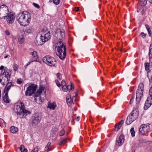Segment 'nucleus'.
Segmentation results:
<instances>
[{
  "label": "nucleus",
  "mask_w": 152,
  "mask_h": 152,
  "mask_svg": "<svg viewBox=\"0 0 152 152\" xmlns=\"http://www.w3.org/2000/svg\"><path fill=\"white\" fill-rule=\"evenodd\" d=\"M18 22L22 26H27L30 23L31 16L30 14L27 11L20 13L17 17Z\"/></svg>",
  "instance_id": "1"
},
{
  "label": "nucleus",
  "mask_w": 152,
  "mask_h": 152,
  "mask_svg": "<svg viewBox=\"0 0 152 152\" xmlns=\"http://www.w3.org/2000/svg\"><path fill=\"white\" fill-rule=\"evenodd\" d=\"M17 115H20V118H25L27 115L31 113L25 109L24 104L21 102H18L14 109Z\"/></svg>",
  "instance_id": "2"
},
{
  "label": "nucleus",
  "mask_w": 152,
  "mask_h": 152,
  "mask_svg": "<svg viewBox=\"0 0 152 152\" xmlns=\"http://www.w3.org/2000/svg\"><path fill=\"white\" fill-rule=\"evenodd\" d=\"M40 40L41 41L38 42L37 40L35 42V44L37 46L42 45L44 43L50 39L51 37L49 31L46 28L43 29L40 32Z\"/></svg>",
  "instance_id": "3"
},
{
  "label": "nucleus",
  "mask_w": 152,
  "mask_h": 152,
  "mask_svg": "<svg viewBox=\"0 0 152 152\" xmlns=\"http://www.w3.org/2000/svg\"><path fill=\"white\" fill-rule=\"evenodd\" d=\"M57 47V55L61 60H64L66 55V48L64 44L61 41H60L56 44Z\"/></svg>",
  "instance_id": "4"
},
{
  "label": "nucleus",
  "mask_w": 152,
  "mask_h": 152,
  "mask_svg": "<svg viewBox=\"0 0 152 152\" xmlns=\"http://www.w3.org/2000/svg\"><path fill=\"white\" fill-rule=\"evenodd\" d=\"M144 86L143 84L140 83L138 86L136 93V103L138 104L141 101L143 96Z\"/></svg>",
  "instance_id": "5"
},
{
  "label": "nucleus",
  "mask_w": 152,
  "mask_h": 152,
  "mask_svg": "<svg viewBox=\"0 0 152 152\" xmlns=\"http://www.w3.org/2000/svg\"><path fill=\"white\" fill-rule=\"evenodd\" d=\"M43 61L48 65L53 66L56 64L55 59L53 57L49 56H46L43 58Z\"/></svg>",
  "instance_id": "6"
},
{
  "label": "nucleus",
  "mask_w": 152,
  "mask_h": 152,
  "mask_svg": "<svg viewBox=\"0 0 152 152\" xmlns=\"http://www.w3.org/2000/svg\"><path fill=\"white\" fill-rule=\"evenodd\" d=\"M9 13L8 7L5 5H2L0 7V18L1 19L7 17Z\"/></svg>",
  "instance_id": "7"
},
{
  "label": "nucleus",
  "mask_w": 152,
  "mask_h": 152,
  "mask_svg": "<svg viewBox=\"0 0 152 152\" xmlns=\"http://www.w3.org/2000/svg\"><path fill=\"white\" fill-rule=\"evenodd\" d=\"M37 86L34 84H31L27 88L26 92L25 94L26 96H31L35 93L36 91Z\"/></svg>",
  "instance_id": "8"
},
{
  "label": "nucleus",
  "mask_w": 152,
  "mask_h": 152,
  "mask_svg": "<svg viewBox=\"0 0 152 152\" xmlns=\"http://www.w3.org/2000/svg\"><path fill=\"white\" fill-rule=\"evenodd\" d=\"M149 94L150 97L148 98L146 101L144 108L145 110H147L149 107L152 104V86L149 90Z\"/></svg>",
  "instance_id": "9"
},
{
  "label": "nucleus",
  "mask_w": 152,
  "mask_h": 152,
  "mask_svg": "<svg viewBox=\"0 0 152 152\" xmlns=\"http://www.w3.org/2000/svg\"><path fill=\"white\" fill-rule=\"evenodd\" d=\"M145 69L148 70L147 76L150 82H152V65L150 66L148 63L145 64Z\"/></svg>",
  "instance_id": "10"
},
{
  "label": "nucleus",
  "mask_w": 152,
  "mask_h": 152,
  "mask_svg": "<svg viewBox=\"0 0 152 152\" xmlns=\"http://www.w3.org/2000/svg\"><path fill=\"white\" fill-rule=\"evenodd\" d=\"M65 36L64 31L63 29H57L55 34V36L57 38V39H58V42L61 41L62 42L61 39L64 37Z\"/></svg>",
  "instance_id": "11"
},
{
  "label": "nucleus",
  "mask_w": 152,
  "mask_h": 152,
  "mask_svg": "<svg viewBox=\"0 0 152 152\" xmlns=\"http://www.w3.org/2000/svg\"><path fill=\"white\" fill-rule=\"evenodd\" d=\"M150 130L149 124H142L140 127L139 132L142 135H144L148 133Z\"/></svg>",
  "instance_id": "12"
},
{
  "label": "nucleus",
  "mask_w": 152,
  "mask_h": 152,
  "mask_svg": "<svg viewBox=\"0 0 152 152\" xmlns=\"http://www.w3.org/2000/svg\"><path fill=\"white\" fill-rule=\"evenodd\" d=\"M10 78V75H8L7 77H2L1 75L0 76V82L3 85L7 84L9 81Z\"/></svg>",
  "instance_id": "13"
},
{
  "label": "nucleus",
  "mask_w": 152,
  "mask_h": 152,
  "mask_svg": "<svg viewBox=\"0 0 152 152\" xmlns=\"http://www.w3.org/2000/svg\"><path fill=\"white\" fill-rule=\"evenodd\" d=\"M128 116H130V118L132 119V120L134 121L138 117V113L137 109L134 110L132 112L131 114Z\"/></svg>",
  "instance_id": "14"
},
{
  "label": "nucleus",
  "mask_w": 152,
  "mask_h": 152,
  "mask_svg": "<svg viewBox=\"0 0 152 152\" xmlns=\"http://www.w3.org/2000/svg\"><path fill=\"white\" fill-rule=\"evenodd\" d=\"M40 118L37 114H35L32 118V122L34 124H37L40 121Z\"/></svg>",
  "instance_id": "15"
},
{
  "label": "nucleus",
  "mask_w": 152,
  "mask_h": 152,
  "mask_svg": "<svg viewBox=\"0 0 152 152\" xmlns=\"http://www.w3.org/2000/svg\"><path fill=\"white\" fill-rule=\"evenodd\" d=\"M7 19V22L9 23H12L14 22L15 16L13 14H8Z\"/></svg>",
  "instance_id": "16"
},
{
  "label": "nucleus",
  "mask_w": 152,
  "mask_h": 152,
  "mask_svg": "<svg viewBox=\"0 0 152 152\" xmlns=\"http://www.w3.org/2000/svg\"><path fill=\"white\" fill-rule=\"evenodd\" d=\"M124 141V136L123 135H121L119 137L118 140L116 141V144L118 146H120L123 144Z\"/></svg>",
  "instance_id": "17"
},
{
  "label": "nucleus",
  "mask_w": 152,
  "mask_h": 152,
  "mask_svg": "<svg viewBox=\"0 0 152 152\" xmlns=\"http://www.w3.org/2000/svg\"><path fill=\"white\" fill-rule=\"evenodd\" d=\"M8 92L4 91L2 96L3 101L6 103L10 102V100L8 97Z\"/></svg>",
  "instance_id": "18"
},
{
  "label": "nucleus",
  "mask_w": 152,
  "mask_h": 152,
  "mask_svg": "<svg viewBox=\"0 0 152 152\" xmlns=\"http://www.w3.org/2000/svg\"><path fill=\"white\" fill-rule=\"evenodd\" d=\"M147 2V0H140L138 3V6L140 7H143L146 5Z\"/></svg>",
  "instance_id": "19"
},
{
  "label": "nucleus",
  "mask_w": 152,
  "mask_h": 152,
  "mask_svg": "<svg viewBox=\"0 0 152 152\" xmlns=\"http://www.w3.org/2000/svg\"><path fill=\"white\" fill-rule=\"evenodd\" d=\"M31 54L32 55V59L31 60L34 61H37L38 56L37 52L35 51H33L31 53Z\"/></svg>",
  "instance_id": "20"
},
{
  "label": "nucleus",
  "mask_w": 152,
  "mask_h": 152,
  "mask_svg": "<svg viewBox=\"0 0 152 152\" xmlns=\"http://www.w3.org/2000/svg\"><path fill=\"white\" fill-rule=\"evenodd\" d=\"M124 121L123 120H121L118 124H116L115 126V131H118L121 127Z\"/></svg>",
  "instance_id": "21"
},
{
  "label": "nucleus",
  "mask_w": 152,
  "mask_h": 152,
  "mask_svg": "<svg viewBox=\"0 0 152 152\" xmlns=\"http://www.w3.org/2000/svg\"><path fill=\"white\" fill-rule=\"evenodd\" d=\"M7 83L4 88V91L8 92L9 90L10 89L11 87L13 86V85H12V83L11 82H7Z\"/></svg>",
  "instance_id": "22"
},
{
  "label": "nucleus",
  "mask_w": 152,
  "mask_h": 152,
  "mask_svg": "<svg viewBox=\"0 0 152 152\" xmlns=\"http://www.w3.org/2000/svg\"><path fill=\"white\" fill-rule=\"evenodd\" d=\"M8 75H10L9 74V72H8L7 70H3L1 73L0 74V76L1 75L2 77H7V76Z\"/></svg>",
  "instance_id": "23"
},
{
  "label": "nucleus",
  "mask_w": 152,
  "mask_h": 152,
  "mask_svg": "<svg viewBox=\"0 0 152 152\" xmlns=\"http://www.w3.org/2000/svg\"><path fill=\"white\" fill-rule=\"evenodd\" d=\"M56 107V105L55 103H51L50 102L49 103L47 107L48 108H49L50 109L54 110L55 107Z\"/></svg>",
  "instance_id": "24"
},
{
  "label": "nucleus",
  "mask_w": 152,
  "mask_h": 152,
  "mask_svg": "<svg viewBox=\"0 0 152 152\" xmlns=\"http://www.w3.org/2000/svg\"><path fill=\"white\" fill-rule=\"evenodd\" d=\"M10 131L12 133H15L18 131V129L15 126H12L10 128Z\"/></svg>",
  "instance_id": "25"
},
{
  "label": "nucleus",
  "mask_w": 152,
  "mask_h": 152,
  "mask_svg": "<svg viewBox=\"0 0 152 152\" xmlns=\"http://www.w3.org/2000/svg\"><path fill=\"white\" fill-rule=\"evenodd\" d=\"M18 42L20 44H22L24 41V38L23 36L20 35L18 37Z\"/></svg>",
  "instance_id": "26"
},
{
  "label": "nucleus",
  "mask_w": 152,
  "mask_h": 152,
  "mask_svg": "<svg viewBox=\"0 0 152 152\" xmlns=\"http://www.w3.org/2000/svg\"><path fill=\"white\" fill-rule=\"evenodd\" d=\"M51 143L50 142H48L45 148V151H49L51 150L52 149L51 148Z\"/></svg>",
  "instance_id": "27"
},
{
  "label": "nucleus",
  "mask_w": 152,
  "mask_h": 152,
  "mask_svg": "<svg viewBox=\"0 0 152 152\" xmlns=\"http://www.w3.org/2000/svg\"><path fill=\"white\" fill-rule=\"evenodd\" d=\"M133 121L132 119L130 118V116H128L126 118V123L127 125H129Z\"/></svg>",
  "instance_id": "28"
},
{
  "label": "nucleus",
  "mask_w": 152,
  "mask_h": 152,
  "mask_svg": "<svg viewBox=\"0 0 152 152\" xmlns=\"http://www.w3.org/2000/svg\"><path fill=\"white\" fill-rule=\"evenodd\" d=\"M149 56L150 58H151L152 57V44H150L149 48Z\"/></svg>",
  "instance_id": "29"
},
{
  "label": "nucleus",
  "mask_w": 152,
  "mask_h": 152,
  "mask_svg": "<svg viewBox=\"0 0 152 152\" xmlns=\"http://www.w3.org/2000/svg\"><path fill=\"white\" fill-rule=\"evenodd\" d=\"M42 92V90L41 88H40L38 90L36 94H35V97H39L40 96V94H41Z\"/></svg>",
  "instance_id": "30"
},
{
  "label": "nucleus",
  "mask_w": 152,
  "mask_h": 152,
  "mask_svg": "<svg viewBox=\"0 0 152 152\" xmlns=\"http://www.w3.org/2000/svg\"><path fill=\"white\" fill-rule=\"evenodd\" d=\"M146 28L148 32V34L149 36L151 37V31L150 29V28L148 24L145 25Z\"/></svg>",
  "instance_id": "31"
},
{
  "label": "nucleus",
  "mask_w": 152,
  "mask_h": 152,
  "mask_svg": "<svg viewBox=\"0 0 152 152\" xmlns=\"http://www.w3.org/2000/svg\"><path fill=\"white\" fill-rule=\"evenodd\" d=\"M67 140V138L63 139L61 140L60 142L59 143L57 144L58 145H62V144H64L67 142L66 141Z\"/></svg>",
  "instance_id": "32"
},
{
  "label": "nucleus",
  "mask_w": 152,
  "mask_h": 152,
  "mask_svg": "<svg viewBox=\"0 0 152 152\" xmlns=\"http://www.w3.org/2000/svg\"><path fill=\"white\" fill-rule=\"evenodd\" d=\"M130 133L131 136L134 137L135 136V132L134 130V128H132L130 129Z\"/></svg>",
  "instance_id": "33"
},
{
  "label": "nucleus",
  "mask_w": 152,
  "mask_h": 152,
  "mask_svg": "<svg viewBox=\"0 0 152 152\" xmlns=\"http://www.w3.org/2000/svg\"><path fill=\"white\" fill-rule=\"evenodd\" d=\"M68 87L69 86H67L66 85H65V86H62V88L63 91L65 92H66L67 90H69L68 88Z\"/></svg>",
  "instance_id": "34"
},
{
  "label": "nucleus",
  "mask_w": 152,
  "mask_h": 152,
  "mask_svg": "<svg viewBox=\"0 0 152 152\" xmlns=\"http://www.w3.org/2000/svg\"><path fill=\"white\" fill-rule=\"evenodd\" d=\"M65 133L64 130L63 129H62L60 131L59 134V135L60 136H63Z\"/></svg>",
  "instance_id": "35"
},
{
  "label": "nucleus",
  "mask_w": 152,
  "mask_h": 152,
  "mask_svg": "<svg viewBox=\"0 0 152 152\" xmlns=\"http://www.w3.org/2000/svg\"><path fill=\"white\" fill-rule=\"evenodd\" d=\"M53 2L56 4H58L60 2V0H53Z\"/></svg>",
  "instance_id": "36"
},
{
  "label": "nucleus",
  "mask_w": 152,
  "mask_h": 152,
  "mask_svg": "<svg viewBox=\"0 0 152 152\" xmlns=\"http://www.w3.org/2000/svg\"><path fill=\"white\" fill-rule=\"evenodd\" d=\"M146 35L147 34H145L143 32H141L140 33V36L144 39H145V38Z\"/></svg>",
  "instance_id": "37"
},
{
  "label": "nucleus",
  "mask_w": 152,
  "mask_h": 152,
  "mask_svg": "<svg viewBox=\"0 0 152 152\" xmlns=\"http://www.w3.org/2000/svg\"><path fill=\"white\" fill-rule=\"evenodd\" d=\"M18 66H17L16 64H15L14 65V66H13V70L15 71H16L18 69Z\"/></svg>",
  "instance_id": "38"
},
{
  "label": "nucleus",
  "mask_w": 152,
  "mask_h": 152,
  "mask_svg": "<svg viewBox=\"0 0 152 152\" xmlns=\"http://www.w3.org/2000/svg\"><path fill=\"white\" fill-rule=\"evenodd\" d=\"M25 31L27 33H30L31 31V28H27L25 30Z\"/></svg>",
  "instance_id": "39"
},
{
  "label": "nucleus",
  "mask_w": 152,
  "mask_h": 152,
  "mask_svg": "<svg viewBox=\"0 0 152 152\" xmlns=\"http://www.w3.org/2000/svg\"><path fill=\"white\" fill-rule=\"evenodd\" d=\"M55 82L56 83L57 85V86L59 87H60L61 86V84L59 82L58 80H55Z\"/></svg>",
  "instance_id": "40"
},
{
  "label": "nucleus",
  "mask_w": 152,
  "mask_h": 152,
  "mask_svg": "<svg viewBox=\"0 0 152 152\" xmlns=\"http://www.w3.org/2000/svg\"><path fill=\"white\" fill-rule=\"evenodd\" d=\"M66 102L68 104L71 103V98H67V97H66Z\"/></svg>",
  "instance_id": "41"
},
{
  "label": "nucleus",
  "mask_w": 152,
  "mask_h": 152,
  "mask_svg": "<svg viewBox=\"0 0 152 152\" xmlns=\"http://www.w3.org/2000/svg\"><path fill=\"white\" fill-rule=\"evenodd\" d=\"M38 151V147L35 148L31 152H37Z\"/></svg>",
  "instance_id": "42"
},
{
  "label": "nucleus",
  "mask_w": 152,
  "mask_h": 152,
  "mask_svg": "<svg viewBox=\"0 0 152 152\" xmlns=\"http://www.w3.org/2000/svg\"><path fill=\"white\" fill-rule=\"evenodd\" d=\"M33 4L35 7L38 9H39L40 8V6H39V5L35 3H33Z\"/></svg>",
  "instance_id": "43"
},
{
  "label": "nucleus",
  "mask_w": 152,
  "mask_h": 152,
  "mask_svg": "<svg viewBox=\"0 0 152 152\" xmlns=\"http://www.w3.org/2000/svg\"><path fill=\"white\" fill-rule=\"evenodd\" d=\"M3 123H4V125H5V123L4 121L1 118H0V126H1V124H3Z\"/></svg>",
  "instance_id": "44"
},
{
  "label": "nucleus",
  "mask_w": 152,
  "mask_h": 152,
  "mask_svg": "<svg viewBox=\"0 0 152 152\" xmlns=\"http://www.w3.org/2000/svg\"><path fill=\"white\" fill-rule=\"evenodd\" d=\"M22 82V80L21 79H18L17 83L18 84H21Z\"/></svg>",
  "instance_id": "45"
},
{
  "label": "nucleus",
  "mask_w": 152,
  "mask_h": 152,
  "mask_svg": "<svg viewBox=\"0 0 152 152\" xmlns=\"http://www.w3.org/2000/svg\"><path fill=\"white\" fill-rule=\"evenodd\" d=\"M34 61H33L32 60H30L29 62L27 63V64L26 65V66H28L29 64H30L32 62H34Z\"/></svg>",
  "instance_id": "46"
},
{
  "label": "nucleus",
  "mask_w": 152,
  "mask_h": 152,
  "mask_svg": "<svg viewBox=\"0 0 152 152\" xmlns=\"http://www.w3.org/2000/svg\"><path fill=\"white\" fill-rule=\"evenodd\" d=\"M61 84L62 86H65V85H66L65 81L64 80H62L61 81Z\"/></svg>",
  "instance_id": "47"
},
{
  "label": "nucleus",
  "mask_w": 152,
  "mask_h": 152,
  "mask_svg": "<svg viewBox=\"0 0 152 152\" xmlns=\"http://www.w3.org/2000/svg\"><path fill=\"white\" fill-rule=\"evenodd\" d=\"M56 76H57V78H58V79H59V80L61 79V77H60V73H57V74H56Z\"/></svg>",
  "instance_id": "48"
},
{
  "label": "nucleus",
  "mask_w": 152,
  "mask_h": 152,
  "mask_svg": "<svg viewBox=\"0 0 152 152\" xmlns=\"http://www.w3.org/2000/svg\"><path fill=\"white\" fill-rule=\"evenodd\" d=\"M24 146L23 145H21L20 148V150L21 152L24 149Z\"/></svg>",
  "instance_id": "49"
},
{
  "label": "nucleus",
  "mask_w": 152,
  "mask_h": 152,
  "mask_svg": "<svg viewBox=\"0 0 152 152\" xmlns=\"http://www.w3.org/2000/svg\"><path fill=\"white\" fill-rule=\"evenodd\" d=\"M70 84V90H72L74 89V86L72 83H71Z\"/></svg>",
  "instance_id": "50"
},
{
  "label": "nucleus",
  "mask_w": 152,
  "mask_h": 152,
  "mask_svg": "<svg viewBox=\"0 0 152 152\" xmlns=\"http://www.w3.org/2000/svg\"><path fill=\"white\" fill-rule=\"evenodd\" d=\"M4 67L3 66H1L0 67V72H1L3 70H6L4 69Z\"/></svg>",
  "instance_id": "51"
},
{
  "label": "nucleus",
  "mask_w": 152,
  "mask_h": 152,
  "mask_svg": "<svg viewBox=\"0 0 152 152\" xmlns=\"http://www.w3.org/2000/svg\"><path fill=\"white\" fill-rule=\"evenodd\" d=\"M75 11L77 12L80 10L79 7H75L74 10Z\"/></svg>",
  "instance_id": "52"
},
{
  "label": "nucleus",
  "mask_w": 152,
  "mask_h": 152,
  "mask_svg": "<svg viewBox=\"0 0 152 152\" xmlns=\"http://www.w3.org/2000/svg\"><path fill=\"white\" fill-rule=\"evenodd\" d=\"M5 32L6 34L7 35H9L10 34V33L9 32V31H8V30H6L5 31Z\"/></svg>",
  "instance_id": "53"
},
{
  "label": "nucleus",
  "mask_w": 152,
  "mask_h": 152,
  "mask_svg": "<svg viewBox=\"0 0 152 152\" xmlns=\"http://www.w3.org/2000/svg\"><path fill=\"white\" fill-rule=\"evenodd\" d=\"M28 151V150L27 149L25 148L24 147V149L23 150L22 152H27Z\"/></svg>",
  "instance_id": "54"
},
{
  "label": "nucleus",
  "mask_w": 152,
  "mask_h": 152,
  "mask_svg": "<svg viewBox=\"0 0 152 152\" xmlns=\"http://www.w3.org/2000/svg\"><path fill=\"white\" fill-rule=\"evenodd\" d=\"M134 99V97H132V98H131L130 100V102H129V103L131 104L132 103V102L133 101V100Z\"/></svg>",
  "instance_id": "55"
},
{
  "label": "nucleus",
  "mask_w": 152,
  "mask_h": 152,
  "mask_svg": "<svg viewBox=\"0 0 152 152\" xmlns=\"http://www.w3.org/2000/svg\"><path fill=\"white\" fill-rule=\"evenodd\" d=\"M75 119H76V120L77 121H78L80 119V117H77V118H75Z\"/></svg>",
  "instance_id": "56"
},
{
  "label": "nucleus",
  "mask_w": 152,
  "mask_h": 152,
  "mask_svg": "<svg viewBox=\"0 0 152 152\" xmlns=\"http://www.w3.org/2000/svg\"><path fill=\"white\" fill-rule=\"evenodd\" d=\"M148 1L151 4H152V0H148Z\"/></svg>",
  "instance_id": "57"
},
{
  "label": "nucleus",
  "mask_w": 152,
  "mask_h": 152,
  "mask_svg": "<svg viewBox=\"0 0 152 152\" xmlns=\"http://www.w3.org/2000/svg\"><path fill=\"white\" fill-rule=\"evenodd\" d=\"M144 13V10H143L142 12V14H143Z\"/></svg>",
  "instance_id": "58"
},
{
  "label": "nucleus",
  "mask_w": 152,
  "mask_h": 152,
  "mask_svg": "<svg viewBox=\"0 0 152 152\" xmlns=\"http://www.w3.org/2000/svg\"><path fill=\"white\" fill-rule=\"evenodd\" d=\"M7 57H8V56H5L4 57V58H7Z\"/></svg>",
  "instance_id": "59"
},
{
  "label": "nucleus",
  "mask_w": 152,
  "mask_h": 152,
  "mask_svg": "<svg viewBox=\"0 0 152 152\" xmlns=\"http://www.w3.org/2000/svg\"><path fill=\"white\" fill-rule=\"evenodd\" d=\"M120 51H122V49H120Z\"/></svg>",
  "instance_id": "60"
},
{
  "label": "nucleus",
  "mask_w": 152,
  "mask_h": 152,
  "mask_svg": "<svg viewBox=\"0 0 152 152\" xmlns=\"http://www.w3.org/2000/svg\"><path fill=\"white\" fill-rule=\"evenodd\" d=\"M75 95H77V93H76Z\"/></svg>",
  "instance_id": "61"
}]
</instances>
